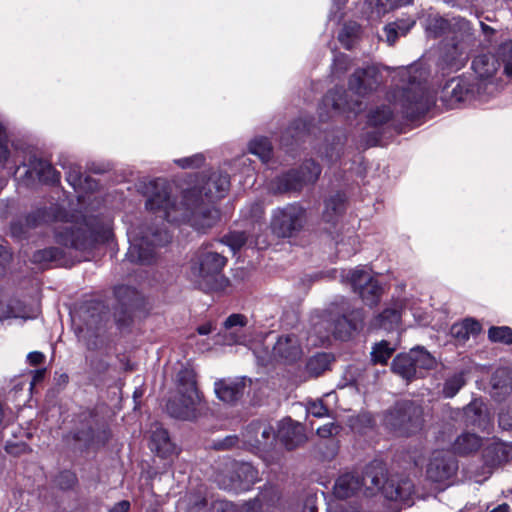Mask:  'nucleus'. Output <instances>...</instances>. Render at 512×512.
Instances as JSON below:
<instances>
[{"label": "nucleus", "mask_w": 512, "mask_h": 512, "mask_svg": "<svg viewBox=\"0 0 512 512\" xmlns=\"http://www.w3.org/2000/svg\"><path fill=\"white\" fill-rule=\"evenodd\" d=\"M307 219V211L300 203H288L272 210L270 229L277 238H294L304 229Z\"/></svg>", "instance_id": "nucleus-9"}, {"label": "nucleus", "mask_w": 512, "mask_h": 512, "mask_svg": "<svg viewBox=\"0 0 512 512\" xmlns=\"http://www.w3.org/2000/svg\"><path fill=\"white\" fill-rule=\"evenodd\" d=\"M83 324L76 328L79 340L83 341L89 350H96L98 348L96 340H91L92 337H98V331L102 325V315L100 313L85 311L81 315Z\"/></svg>", "instance_id": "nucleus-17"}, {"label": "nucleus", "mask_w": 512, "mask_h": 512, "mask_svg": "<svg viewBox=\"0 0 512 512\" xmlns=\"http://www.w3.org/2000/svg\"><path fill=\"white\" fill-rule=\"evenodd\" d=\"M395 351L388 341L382 340L375 344L371 351V358L374 363L386 364Z\"/></svg>", "instance_id": "nucleus-42"}, {"label": "nucleus", "mask_w": 512, "mask_h": 512, "mask_svg": "<svg viewBox=\"0 0 512 512\" xmlns=\"http://www.w3.org/2000/svg\"><path fill=\"white\" fill-rule=\"evenodd\" d=\"M382 75L375 66H367L354 71L348 81V88L357 97H365L378 89ZM324 106H331L337 113L362 111V101L349 99L347 91L342 88L330 90L323 98Z\"/></svg>", "instance_id": "nucleus-3"}, {"label": "nucleus", "mask_w": 512, "mask_h": 512, "mask_svg": "<svg viewBox=\"0 0 512 512\" xmlns=\"http://www.w3.org/2000/svg\"><path fill=\"white\" fill-rule=\"evenodd\" d=\"M340 430L341 427L339 424L335 422H329L317 428L316 432L319 437L326 439L337 435Z\"/></svg>", "instance_id": "nucleus-55"}, {"label": "nucleus", "mask_w": 512, "mask_h": 512, "mask_svg": "<svg viewBox=\"0 0 512 512\" xmlns=\"http://www.w3.org/2000/svg\"><path fill=\"white\" fill-rule=\"evenodd\" d=\"M499 425L504 430L512 431V412L500 413Z\"/></svg>", "instance_id": "nucleus-59"}, {"label": "nucleus", "mask_w": 512, "mask_h": 512, "mask_svg": "<svg viewBox=\"0 0 512 512\" xmlns=\"http://www.w3.org/2000/svg\"><path fill=\"white\" fill-rule=\"evenodd\" d=\"M361 26L356 22L345 23L338 35V40L346 49H352L360 38Z\"/></svg>", "instance_id": "nucleus-35"}, {"label": "nucleus", "mask_w": 512, "mask_h": 512, "mask_svg": "<svg viewBox=\"0 0 512 512\" xmlns=\"http://www.w3.org/2000/svg\"><path fill=\"white\" fill-rule=\"evenodd\" d=\"M414 21L410 22L406 27L400 23L388 24L384 27V34L388 45H393L397 39L398 34L405 35L413 26Z\"/></svg>", "instance_id": "nucleus-47"}, {"label": "nucleus", "mask_w": 512, "mask_h": 512, "mask_svg": "<svg viewBox=\"0 0 512 512\" xmlns=\"http://www.w3.org/2000/svg\"><path fill=\"white\" fill-rule=\"evenodd\" d=\"M115 297L125 317L130 318L134 309L143 304V297L135 288L126 285H119L114 289Z\"/></svg>", "instance_id": "nucleus-21"}, {"label": "nucleus", "mask_w": 512, "mask_h": 512, "mask_svg": "<svg viewBox=\"0 0 512 512\" xmlns=\"http://www.w3.org/2000/svg\"><path fill=\"white\" fill-rule=\"evenodd\" d=\"M307 412L314 417L321 418L327 414L328 409L322 401H314L307 407Z\"/></svg>", "instance_id": "nucleus-56"}, {"label": "nucleus", "mask_w": 512, "mask_h": 512, "mask_svg": "<svg viewBox=\"0 0 512 512\" xmlns=\"http://www.w3.org/2000/svg\"><path fill=\"white\" fill-rule=\"evenodd\" d=\"M345 136L341 133L326 136L324 144H322L317 154L328 164L336 163L343 154Z\"/></svg>", "instance_id": "nucleus-23"}, {"label": "nucleus", "mask_w": 512, "mask_h": 512, "mask_svg": "<svg viewBox=\"0 0 512 512\" xmlns=\"http://www.w3.org/2000/svg\"><path fill=\"white\" fill-rule=\"evenodd\" d=\"M248 241V236L244 231L230 232L224 236L222 243L230 247L233 252L240 250Z\"/></svg>", "instance_id": "nucleus-46"}, {"label": "nucleus", "mask_w": 512, "mask_h": 512, "mask_svg": "<svg viewBox=\"0 0 512 512\" xmlns=\"http://www.w3.org/2000/svg\"><path fill=\"white\" fill-rule=\"evenodd\" d=\"M204 156L200 153L189 157L176 159L174 162L183 169L199 168L204 163Z\"/></svg>", "instance_id": "nucleus-49"}, {"label": "nucleus", "mask_w": 512, "mask_h": 512, "mask_svg": "<svg viewBox=\"0 0 512 512\" xmlns=\"http://www.w3.org/2000/svg\"><path fill=\"white\" fill-rule=\"evenodd\" d=\"M400 319L401 314L398 309L387 308L372 320L371 328L393 331L398 327Z\"/></svg>", "instance_id": "nucleus-32"}, {"label": "nucleus", "mask_w": 512, "mask_h": 512, "mask_svg": "<svg viewBox=\"0 0 512 512\" xmlns=\"http://www.w3.org/2000/svg\"><path fill=\"white\" fill-rule=\"evenodd\" d=\"M392 117V110L389 106L383 105L371 111L368 115V124L379 126L388 122Z\"/></svg>", "instance_id": "nucleus-45"}, {"label": "nucleus", "mask_w": 512, "mask_h": 512, "mask_svg": "<svg viewBox=\"0 0 512 512\" xmlns=\"http://www.w3.org/2000/svg\"><path fill=\"white\" fill-rule=\"evenodd\" d=\"M234 472L238 478L239 486L242 489H248L258 481V471L250 463L243 462L237 464Z\"/></svg>", "instance_id": "nucleus-34"}, {"label": "nucleus", "mask_w": 512, "mask_h": 512, "mask_svg": "<svg viewBox=\"0 0 512 512\" xmlns=\"http://www.w3.org/2000/svg\"><path fill=\"white\" fill-rule=\"evenodd\" d=\"M227 258L209 247H200L189 261L186 272L189 281L205 292L224 290L229 280L222 271Z\"/></svg>", "instance_id": "nucleus-4"}, {"label": "nucleus", "mask_w": 512, "mask_h": 512, "mask_svg": "<svg viewBox=\"0 0 512 512\" xmlns=\"http://www.w3.org/2000/svg\"><path fill=\"white\" fill-rule=\"evenodd\" d=\"M55 238L65 247L86 251L98 243L108 242L112 238V228L109 222L95 227L87 224L78 227L66 224L57 228Z\"/></svg>", "instance_id": "nucleus-7"}, {"label": "nucleus", "mask_w": 512, "mask_h": 512, "mask_svg": "<svg viewBox=\"0 0 512 512\" xmlns=\"http://www.w3.org/2000/svg\"><path fill=\"white\" fill-rule=\"evenodd\" d=\"M246 388L244 378L220 379L214 383L217 398L227 404H234L241 399Z\"/></svg>", "instance_id": "nucleus-18"}, {"label": "nucleus", "mask_w": 512, "mask_h": 512, "mask_svg": "<svg viewBox=\"0 0 512 512\" xmlns=\"http://www.w3.org/2000/svg\"><path fill=\"white\" fill-rule=\"evenodd\" d=\"M327 317L329 331L321 338H328L331 333L337 339L348 340L355 331L361 328L364 313L362 309L352 308L347 299L340 298L339 301L330 305Z\"/></svg>", "instance_id": "nucleus-8"}, {"label": "nucleus", "mask_w": 512, "mask_h": 512, "mask_svg": "<svg viewBox=\"0 0 512 512\" xmlns=\"http://www.w3.org/2000/svg\"><path fill=\"white\" fill-rule=\"evenodd\" d=\"M481 446V439L471 433H463L455 440L453 449L456 453L465 455L477 451Z\"/></svg>", "instance_id": "nucleus-33"}, {"label": "nucleus", "mask_w": 512, "mask_h": 512, "mask_svg": "<svg viewBox=\"0 0 512 512\" xmlns=\"http://www.w3.org/2000/svg\"><path fill=\"white\" fill-rule=\"evenodd\" d=\"M346 209V195L336 192L325 200L323 220L327 223H336Z\"/></svg>", "instance_id": "nucleus-29"}, {"label": "nucleus", "mask_w": 512, "mask_h": 512, "mask_svg": "<svg viewBox=\"0 0 512 512\" xmlns=\"http://www.w3.org/2000/svg\"><path fill=\"white\" fill-rule=\"evenodd\" d=\"M200 396L193 399L192 407L188 394H179L178 398L170 399L167 403L166 409L168 414L180 420H193L197 416V406L200 403Z\"/></svg>", "instance_id": "nucleus-20"}, {"label": "nucleus", "mask_w": 512, "mask_h": 512, "mask_svg": "<svg viewBox=\"0 0 512 512\" xmlns=\"http://www.w3.org/2000/svg\"><path fill=\"white\" fill-rule=\"evenodd\" d=\"M457 471V462L449 453L437 451L427 468V476L435 482L450 479Z\"/></svg>", "instance_id": "nucleus-15"}, {"label": "nucleus", "mask_w": 512, "mask_h": 512, "mask_svg": "<svg viewBox=\"0 0 512 512\" xmlns=\"http://www.w3.org/2000/svg\"><path fill=\"white\" fill-rule=\"evenodd\" d=\"M277 438L292 450L306 441L304 426L290 418L284 419L278 425Z\"/></svg>", "instance_id": "nucleus-19"}, {"label": "nucleus", "mask_w": 512, "mask_h": 512, "mask_svg": "<svg viewBox=\"0 0 512 512\" xmlns=\"http://www.w3.org/2000/svg\"><path fill=\"white\" fill-rule=\"evenodd\" d=\"M363 491L360 475L354 472L341 474L334 483L333 494L336 498L347 499Z\"/></svg>", "instance_id": "nucleus-22"}, {"label": "nucleus", "mask_w": 512, "mask_h": 512, "mask_svg": "<svg viewBox=\"0 0 512 512\" xmlns=\"http://www.w3.org/2000/svg\"><path fill=\"white\" fill-rule=\"evenodd\" d=\"M498 54L501 56L503 64V73L512 79V41L500 45Z\"/></svg>", "instance_id": "nucleus-44"}, {"label": "nucleus", "mask_w": 512, "mask_h": 512, "mask_svg": "<svg viewBox=\"0 0 512 512\" xmlns=\"http://www.w3.org/2000/svg\"><path fill=\"white\" fill-rule=\"evenodd\" d=\"M264 215V208L261 203H253L248 208V211L244 213L245 217H248L251 219V221L254 224H258L259 227L262 226V223H260V220L263 218Z\"/></svg>", "instance_id": "nucleus-53"}, {"label": "nucleus", "mask_w": 512, "mask_h": 512, "mask_svg": "<svg viewBox=\"0 0 512 512\" xmlns=\"http://www.w3.org/2000/svg\"><path fill=\"white\" fill-rule=\"evenodd\" d=\"M6 130L0 122V164L25 186H32L36 179L45 184H57L60 173L47 161L37 158L30 151L15 147L13 154L8 149Z\"/></svg>", "instance_id": "nucleus-2"}, {"label": "nucleus", "mask_w": 512, "mask_h": 512, "mask_svg": "<svg viewBox=\"0 0 512 512\" xmlns=\"http://www.w3.org/2000/svg\"><path fill=\"white\" fill-rule=\"evenodd\" d=\"M488 337L493 342L512 344V329L507 326L491 327Z\"/></svg>", "instance_id": "nucleus-48"}, {"label": "nucleus", "mask_w": 512, "mask_h": 512, "mask_svg": "<svg viewBox=\"0 0 512 512\" xmlns=\"http://www.w3.org/2000/svg\"><path fill=\"white\" fill-rule=\"evenodd\" d=\"M67 212L58 205H51L49 208L38 209L34 214L27 217V223L30 226H36L40 223L54 221H65Z\"/></svg>", "instance_id": "nucleus-31"}, {"label": "nucleus", "mask_w": 512, "mask_h": 512, "mask_svg": "<svg viewBox=\"0 0 512 512\" xmlns=\"http://www.w3.org/2000/svg\"><path fill=\"white\" fill-rule=\"evenodd\" d=\"M63 251L57 247H49L36 251L32 256V261L37 264H47L56 262L62 264Z\"/></svg>", "instance_id": "nucleus-40"}, {"label": "nucleus", "mask_w": 512, "mask_h": 512, "mask_svg": "<svg viewBox=\"0 0 512 512\" xmlns=\"http://www.w3.org/2000/svg\"><path fill=\"white\" fill-rule=\"evenodd\" d=\"M150 448L161 457H167L175 450L174 444L171 442L167 430L158 425H155L152 430Z\"/></svg>", "instance_id": "nucleus-30"}, {"label": "nucleus", "mask_w": 512, "mask_h": 512, "mask_svg": "<svg viewBox=\"0 0 512 512\" xmlns=\"http://www.w3.org/2000/svg\"><path fill=\"white\" fill-rule=\"evenodd\" d=\"M10 260L11 254L3 245H0V275L4 273L5 267L10 262Z\"/></svg>", "instance_id": "nucleus-60"}, {"label": "nucleus", "mask_w": 512, "mask_h": 512, "mask_svg": "<svg viewBox=\"0 0 512 512\" xmlns=\"http://www.w3.org/2000/svg\"><path fill=\"white\" fill-rule=\"evenodd\" d=\"M320 174V165L309 159L303 162L300 169H290L272 179L269 190L274 194L299 192L305 185L315 183Z\"/></svg>", "instance_id": "nucleus-10"}, {"label": "nucleus", "mask_w": 512, "mask_h": 512, "mask_svg": "<svg viewBox=\"0 0 512 512\" xmlns=\"http://www.w3.org/2000/svg\"><path fill=\"white\" fill-rule=\"evenodd\" d=\"M436 103V91L429 88L418 87V119L420 114L430 111Z\"/></svg>", "instance_id": "nucleus-41"}, {"label": "nucleus", "mask_w": 512, "mask_h": 512, "mask_svg": "<svg viewBox=\"0 0 512 512\" xmlns=\"http://www.w3.org/2000/svg\"><path fill=\"white\" fill-rule=\"evenodd\" d=\"M483 404L478 401L470 403L466 408V415L471 418L472 415L476 416L482 412Z\"/></svg>", "instance_id": "nucleus-61"}, {"label": "nucleus", "mask_w": 512, "mask_h": 512, "mask_svg": "<svg viewBox=\"0 0 512 512\" xmlns=\"http://www.w3.org/2000/svg\"><path fill=\"white\" fill-rule=\"evenodd\" d=\"M481 330L480 324L473 319H465L461 323H456L451 327V334L460 341H466L470 335H475Z\"/></svg>", "instance_id": "nucleus-36"}, {"label": "nucleus", "mask_w": 512, "mask_h": 512, "mask_svg": "<svg viewBox=\"0 0 512 512\" xmlns=\"http://www.w3.org/2000/svg\"><path fill=\"white\" fill-rule=\"evenodd\" d=\"M392 370L407 382H411L416 376V348H411L409 353L397 355L392 362Z\"/></svg>", "instance_id": "nucleus-24"}, {"label": "nucleus", "mask_w": 512, "mask_h": 512, "mask_svg": "<svg viewBox=\"0 0 512 512\" xmlns=\"http://www.w3.org/2000/svg\"><path fill=\"white\" fill-rule=\"evenodd\" d=\"M309 131L308 125L304 120H295L292 125L287 129L285 134L291 135L295 140L300 139L306 132Z\"/></svg>", "instance_id": "nucleus-51"}, {"label": "nucleus", "mask_w": 512, "mask_h": 512, "mask_svg": "<svg viewBox=\"0 0 512 512\" xmlns=\"http://www.w3.org/2000/svg\"><path fill=\"white\" fill-rule=\"evenodd\" d=\"M360 482L362 485L363 493L366 496L375 495L381 492L388 499L413 502V495L415 493L413 484L408 481H402L397 486L392 481H389L386 475V470L379 462H373L367 465L360 475Z\"/></svg>", "instance_id": "nucleus-6"}, {"label": "nucleus", "mask_w": 512, "mask_h": 512, "mask_svg": "<svg viewBox=\"0 0 512 512\" xmlns=\"http://www.w3.org/2000/svg\"><path fill=\"white\" fill-rule=\"evenodd\" d=\"M237 443L238 437L236 435H229L222 440L214 442V448L217 450H226L235 447Z\"/></svg>", "instance_id": "nucleus-57"}, {"label": "nucleus", "mask_w": 512, "mask_h": 512, "mask_svg": "<svg viewBox=\"0 0 512 512\" xmlns=\"http://www.w3.org/2000/svg\"><path fill=\"white\" fill-rule=\"evenodd\" d=\"M249 152L256 155L263 163L270 160L272 156V145L266 137H257L250 141Z\"/></svg>", "instance_id": "nucleus-37"}, {"label": "nucleus", "mask_w": 512, "mask_h": 512, "mask_svg": "<svg viewBox=\"0 0 512 512\" xmlns=\"http://www.w3.org/2000/svg\"><path fill=\"white\" fill-rule=\"evenodd\" d=\"M130 509V503L129 501L122 500L118 503H116L109 512H128Z\"/></svg>", "instance_id": "nucleus-62"}, {"label": "nucleus", "mask_w": 512, "mask_h": 512, "mask_svg": "<svg viewBox=\"0 0 512 512\" xmlns=\"http://www.w3.org/2000/svg\"><path fill=\"white\" fill-rule=\"evenodd\" d=\"M331 362V356L327 353H318L312 356L306 365L307 372L311 376H319L324 371L329 369V365Z\"/></svg>", "instance_id": "nucleus-38"}, {"label": "nucleus", "mask_w": 512, "mask_h": 512, "mask_svg": "<svg viewBox=\"0 0 512 512\" xmlns=\"http://www.w3.org/2000/svg\"><path fill=\"white\" fill-rule=\"evenodd\" d=\"M495 453L498 457L497 460L493 461V465L499 464L501 461L506 459L505 455V447L502 444H497L493 447H490L486 450V457L489 456V454Z\"/></svg>", "instance_id": "nucleus-58"}, {"label": "nucleus", "mask_w": 512, "mask_h": 512, "mask_svg": "<svg viewBox=\"0 0 512 512\" xmlns=\"http://www.w3.org/2000/svg\"><path fill=\"white\" fill-rule=\"evenodd\" d=\"M230 187V178L222 171L202 175L187 189L178 205L172 200L165 180L150 181L146 186V208L162 220L171 223H189L195 230L205 232L219 220V211L213 203L223 198Z\"/></svg>", "instance_id": "nucleus-1"}, {"label": "nucleus", "mask_w": 512, "mask_h": 512, "mask_svg": "<svg viewBox=\"0 0 512 512\" xmlns=\"http://www.w3.org/2000/svg\"><path fill=\"white\" fill-rule=\"evenodd\" d=\"M248 323L246 316L242 314H232L224 322V344L232 345L244 342V335L240 330Z\"/></svg>", "instance_id": "nucleus-25"}, {"label": "nucleus", "mask_w": 512, "mask_h": 512, "mask_svg": "<svg viewBox=\"0 0 512 512\" xmlns=\"http://www.w3.org/2000/svg\"><path fill=\"white\" fill-rule=\"evenodd\" d=\"M176 383L179 394H188L190 406L193 403V399L200 396L196 386V374L195 371L190 367H183L180 369L176 376Z\"/></svg>", "instance_id": "nucleus-27"}, {"label": "nucleus", "mask_w": 512, "mask_h": 512, "mask_svg": "<svg viewBox=\"0 0 512 512\" xmlns=\"http://www.w3.org/2000/svg\"><path fill=\"white\" fill-rule=\"evenodd\" d=\"M416 70L413 66L397 69L399 82L391 93V101L401 109L403 115L413 119L416 116Z\"/></svg>", "instance_id": "nucleus-11"}, {"label": "nucleus", "mask_w": 512, "mask_h": 512, "mask_svg": "<svg viewBox=\"0 0 512 512\" xmlns=\"http://www.w3.org/2000/svg\"><path fill=\"white\" fill-rule=\"evenodd\" d=\"M416 405L413 400H402L384 416V425L397 436L409 435L414 427Z\"/></svg>", "instance_id": "nucleus-12"}, {"label": "nucleus", "mask_w": 512, "mask_h": 512, "mask_svg": "<svg viewBox=\"0 0 512 512\" xmlns=\"http://www.w3.org/2000/svg\"><path fill=\"white\" fill-rule=\"evenodd\" d=\"M28 360L32 365H39L44 360V355L41 352H30L28 354Z\"/></svg>", "instance_id": "nucleus-63"}, {"label": "nucleus", "mask_w": 512, "mask_h": 512, "mask_svg": "<svg viewBox=\"0 0 512 512\" xmlns=\"http://www.w3.org/2000/svg\"><path fill=\"white\" fill-rule=\"evenodd\" d=\"M447 27L446 20L440 18V17H433L429 19V22L426 26V30L429 34L433 36L439 35L441 32H443Z\"/></svg>", "instance_id": "nucleus-54"}, {"label": "nucleus", "mask_w": 512, "mask_h": 512, "mask_svg": "<svg viewBox=\"0 0 512 512\" xmlns=\"http://www.w3.org/2000/svg\"><path fill=\"white\" fill-rule=\"evenodd\" d=\"M499 67V58L490 53L480 54L476 56L472 62V68L475 74L482 80H488L494 77Z\"/></svg>", "instance_id": "nucleus-26"}, {"label": "nucleus", "mask_w": 512, "mask_h": 512, "mask_svg": "<svg viewBox=\"0 0 512 512\" xmlns=\"http://www.w3.org/2000/svg\"><path fill=\"white\" fill-rule=\"evenodd\" d=\"M464 372L455 373L449 377L443 387V394L447 398L454 397L465 385Z\"/></svg>", "instance_id": "nucleus-43"}, {"label": "nucleus", "mask_w": 512, "mask_h": 512, "mask_svg": "<svg viewBox=\"0 0 512 512\" xmlns=\"http://www.w3.org/2000/svg\"><path fill=\"white\" fill-rule=\"evenodd\" d=\"M302 354L303 351L298 336L295 334H284L277 338L271 353H267L264 356L257 355V358L262 365H267L273 360L293 363L299 360Z\"/></svg>", "instance_id": "nucleus-14"}, {"label": "nucleus", "mask_w": 512, "mask_h": 512, "mask_svg": "<svg viewBox=\"0 0 512 512\" xmlns=\"http://www.w3.org/2000/svg\"><path fill=\"white\" fill-rule=\"evenodd\" d=\"M413 0H367L372 12L380 17L386 14L388 11L411 4Z\"/></svg>", "instance_id": "nucleus-39"}, {"label": "nucleus", "mask_w": 512, "mask_h": 512, "mask_svg": "<svg viewBox=\"0 0 512 512\" xmlns=\"http://www.w3.org/2000/svg\"><path fill=\"white\" fill-rule=\"evenodd\" d=\"M129 248L126 259L131 263L150 265L156 261V248L170 242L171 236L158 225L132 226L127 231Z\"/></svg>", "instance_id": "nucleus-5"}, {"label": "nucleus", "mask_w": 512, "mask_h": 512, "mask_svg": "<svg viewBox=\"0 0 512 512\" xmlns=\"http://www.w3.org/2000/svg\"><path fill=\"white\" fill-rule=\"evenodd\" d=\"M276 437L277 433L269 423L253 421L246 427L243 433V442L252 447L259 448L272 443Z\"/></svg>", "instance_id": "nucleus-16"}, {"label": "nucleus", "mask_w": 512, "mask_h": 512, "mask_svg": "<svg viewBox=\"0 0 512 512\" xmlns=\"http://www.w3.org/2000/svg\"><path fill=\"white\" fill-rule=\"evenodd\" d=\"M449 87H451L450 95L453 100L463 101L465 99L468 89L464 83L452 80Z\"/></svg>", "instance_id": "nucleus-52"}, {"label": "nucleus", "mask_w": 512, "mask_h": 512, "mask_svg": "<svg viewBox=\"0 0 512 512\" xmlns=\"http://www.w3.org/2000/svg\"><path fill=\"white\" fill-rule=\"evenodd\" d=\"M215 508L217 511L221 510L222 512H233V504L228 501H218Z\"/></svg>", "instance_id": "nucleus-64"}, {"label": "nucleus", "mask_w": 512, "mask_h": 512, "mask_svg": "<svg viewBox=\"0 0 512 512\" xmlns=\"http://www.w3.org/2000/svg\"><path fill=\"white\" fill-rule=\"evenodd\" d=\"M436 359L424 348L418 346V368L433 369L436 367Z\"/></svg>", "instance_id": "nucleus-50"}, {"label": "nucleus", "mask_w": 512, "mask_h": 512, "mask_svg": "<svg viewBox=\"0 0 512 512\" xmlns=\"http://www.w3.org/2000/svg\"><path fill=\"white\" fill-rule=\"evenodd\" d=\"M342 276L348 279L354 292L366 305L374 306L379 302L382 287L368 270L356 268Z\"/></svg>", "instance_id": "nucleus-13"}, {"label": "nucleus", "mask_w": 512, "mask_h": 512, "mask_svg": "<svg viewBox=\"0 0 512 512\" xmlns=\"http://www.w3.org/2000/svg\"><path fill=\"white\" fill-rule=\"evenodd\" d=\"M66 181L75 191H94L97 189V182L90 176H83L81 167L76 164H70L66 171Z\"/></svg>", "instance_id": "nucleus-28"}]
</instances>
